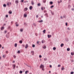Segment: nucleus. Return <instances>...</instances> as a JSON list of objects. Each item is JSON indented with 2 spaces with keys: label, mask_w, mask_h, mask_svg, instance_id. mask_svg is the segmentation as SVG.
<instances>
[{
  "label": "nucleus",
  "mask_w": 74,
  "mask_h": 74,
  "mask_svg": "<svg viewBox=\"0 0 74 74\" xmlns=\"http://www.w3.org/2000/svg\"><path fill=\"white\" fill-rule=\"evenodd\" d=\"M1 45H0V48H1Z\"/></svg>",
  "instance_id": "64"
},
{
  "label": "nucleus",
  "mask_w": 74,
  "mask_h": 74,
  "mask_svg": "<svg viewBox=\"0 0 74 74\" xmlns=\"http://www.w3.org/2000/svg\"><path fill=\"white\" fill-rule=\"evenodd\" d=\"M48 38H50V37H52V36H51V35H48Z\"/></svg>",
  "instance_id": "10"
},
{
  "label": "nucleus",
  "mask_w": 74,
  "mask_h": 74,
  "mask_svg": "<svg viewBox=\"0 0 74 74\" xmlns=\"http://www.w3.org/2000/svg\"><path fill=\"white\" fill-rule=\"evenodd\" d=\"M51 14L52 15H54V13L53 12H51Z\"/></svg>",
  "instance_id": "47"
},
{
  "label": "nucleus",
  "mask_w": 74,
  "mask_h": 74,
  "mask_svg": "<svg viewBox=\"0 0 74 74\" xmlns=\"http://www.w3.org/2000/svg\"><path fill=\"white\" fill-rule=\"evenodd\" d=\"M3 58H4L6 56V55H3Z\"/></svg>",
  "instance_id": "35"
},
{
  "label": "nucleus",
  "mask_w": 74,
  "mask_h": 74,
  "mask_svg": "<svg viewBox=\"0 0 74 74\" xmlns=\"http://www.w3.org/2000/svg\"><path fill=\"white\" fill-rule=\"evenodd\" d=\"M58 67H60V64L58 65Z\"/></svg>",
  "instance_id": "44"
},
{
  "label": "nucleus",
  "mask_w": 74,
  "mask_h": 74,
  "mask_svg": "<svg viewBox=\"0 0 74 74\" xmlns=\"http://www.w3.org/2000/svg\"><path fill=\"white\" fill-rule=\"evenodd\" d=\"M6 37L7 38H9V37H10L9 33H8V34L6 35Z\"/></svg>",
  "instance_id": "1"
},
{
  "label": "nucleus",
  "mask_w": 74,
  "mask_h": 74,
  "mask_svg": "<svg viewBox=\"0 0 74 74\" xmlns=\"http://www.w3.org/2000/svg\"><path fill=\"white\" fill-rule=\"evenodd\" d=\"M28 10V9L27 8H24V11H27V10Z\"/></svg>",
  "instance_id": "3"
},
{
  "label": "nucleus",
  "mask_w": 74,
  "mask_h": 74,
  "mask_svg": "<svg viewBox=\"0 0 74 74\" xmlns=\"http://www.w3.org/2000/svg\"><path fill=\"white\" fill-rule=\"evenodd\" d=\"M28 73H29V71H26L25 72V74H27Z\"/></svg>",
  "instance_id": "14"
},
{
  "label": "nucleus",
  "mask_w": 74,
  "mask_h": 74,
  "mask_svg": "<svg viewBox=\"0 0 74 74\" xmlns=\"http://www.w3.org/2000/svg\"><path fill=\"white\" fill-rule=\"evenodd\" d=\"M63 45H64V44L62 43L60 45V47H62L63 46Z\"/></svg>",
  "instance_id": "13"
},
{
  "label": "nucleus",
  "mask_w": 74,
  "mask_h": 74,
  "mask_svg": "<svg viewBox=\"0 0 74 74\" xmlns=\"http://www.w3.org/2000/svg\"><path fill=\"white\" fill-rule=\"evenodd\" d=\"M18 53H21V51H18L17 52Z\"/></svg>",
  "instance_id": "26"
},
{
  "label": "nucleus",
  "mask_w": 74,
  "mask_h": 74,
  "mask_svg": "<svg viewBox=\"0 0 74 74\" xmlns=\"http://www.w3.org/2000/svg\"><path fill=\"white\" fill-rule=\"evenodd\" d=\"M22 46H23V47H25V45H23Z\"/></svg>",
  "instance_id": "57"
},
{
  "label": "nucleus",
  "mask_w": 74,
  "mask_h": 74,
  "mask_svg": "<svg viewBox=\"0 0 74 74\" xmlns=\"http://www.w3.org/2000/svg\"><path fill=\"white\" fill-rule=\"evenodd\" d=\"M40 68H42V69L44 68V66L43 64H41L40 66Z\"/></svg>",
  "instance_id": "2"
},
{
  "label": "nucleus",
  "mask_w": 74,
  "mask_h": 74,
  "mask_svg": "<svg viewBox=\"0 0 74 74\" xmlns=\"http://www.w3.org/2000/svg\"><path fill=\"white\" fill-rule=\"evenodd\" d=\"M58 3L60 4V1H58Z\"/></svg>",
  "instance_id": "58"
},
{
  "label": "nucleus",
  "mask_w": 74,
  "mask_h": 74,
  "mask_svg": "<svg viewBox=\"0 0 74 74\" xmlns=\"http://www.w3.org/2000/svg\"><path fill=\"white\" fill-rule=\"evenodd\" d=\"M47 12V10H45L44 11V13H46V12Z\"/></svg>",
  "instance_id": "32"
},
{
  "label": "nucleus",
  "mask_w": 74,
  "mask_h": 74,
  "mask_svg": "<svg viewBox=\"0 0 74 74\" xmlns=\"http://www.w3.org/2000/svg\"><path fill=\"white\" fill-rule=\"evenodd\" d=\"M60 18L61 19H63V18L62 16L60 17Z\"/></svg>",
  "instance_id": "52"
},
{
  "label": "nucleus",
  "mask_w": 74,
  "mask_h": 74,
  "mask_svg": "<svg viewBox=\"0 0 74 74\" xmlns=\"http://www.w3.org/2000/svg\"><path fill=\"white\" fill-rule=\"evenodd\" d=\"M8 15H6V17H8Z\"/></svg>",
  "instance_id": "61"
},
{
  "label": "nucleus",
  "mask_w": 74,
  "mask_h": 74,
  "mask_svg": "<svg viewBox=\"0 0 74 74\" xmlns=\"http://www.w3.org/2000/svg\"><path fill=\"white\" fill-rule=\"evenodd\" d=\"M4 26H5V24H4L3 25V27H4Z\"/></svg>",
  "instance_id": "62"
},
{
  "label": "nucleus",
  "mask_w": 74,
  "mask_h": 74,
  "mask_svg": "<svg viewBox=\"0 0 74 74\" xmlns=\"http://www.w3.org/2000/svg\"><path fill=\"white\" fill-rule=\"evenodd\" d=\"M38 6H40V5H41V4H40V3H38Z\"/></svg>",
  "instance_id": "37"
},
{
  "label": "nucleus",
  "mask_w": 74,
  "mask_h": 74,
  "mask_svg": "<svg viewBox=\"0 0 74 74\" xmlns=\"http://www.w3.org/2000/svg\"><path fill=\"white\" fill-rule=\"evenodd\" d=\"M3 6V7H6V5H5V4H4Z\"/></svg>",
  "instance_id": "33"
},
{
  "label": "nucleus",
  "mask_w": 74,
  "mask_h": 74,
  "mask_svg": "<svg viewBox=\"0 0 74 74\" xmlns=\"http://www.w3.org/2000/svg\"><path fill=\"white\" fill-rule=\"evenodd\" d=\"M42 56H41V55H40L39 56V58H42Z\"/></svg>",
  "instance_id": "49"
},
{
  "label": "nucleus",
  "mask_w": 74,
  "mask_h": 74,
  "mask_svg": "<svg viewBox=\"0 0 74 74\" xmlns=\"http://www.w3.org/2000/svg\"><path fill=\"white\" fill-rule=\"evenodd\" d=\"M67 51H69L70 50V49L69 48H68L67 49Z\"/></svg>",
  "instance_id": "19"
},
{
  "label": "nucleus",
  "mask_w": 74,
  "mask_h": 74,
  "mask_svg": "<svg viewBox=\"0 0 74 74\" xmlns=\"http://www.w3.org/2000/svg\"><path fill=\"white\" fill-rule=\"evenodd\" d=\"M43 48L44 49H45L47 48V47L45 45H44L43 47Z\"/></svg>",
  "instance_id": "12"
},
{
  "label": "nucleus",
  "mask_w": 74,
  "mask_h": 74,
  "mask_svg": "<svg viewBox=\"0 0 74 74\" xmlns=\"http://www.w3.org/2000/svg\"><path fill=\"white\" fill-rule=\"evenodd\" d=\"M53 50H54V51H55V50L56 49V47H53Z\"/></svg>",
  "instance_id": "22"
},
{
  "label": "nucleus",
  "mask_w": 74,
  "mask_h": 74,
  "mask_svg": "<svg viewBox=\"0 0 74 74\" xmlns=\"http://www.w3.org/2000/svg\"><path fill=\"white\" fill-rule=\"evenodd\" d=\"M41 9L42 10H45V7H42L41 8Z\"/></svg>",
  "instance_id": "7"
},
{
  "label": "nucleus",
  "mask_w": 74,
  "mask_h": 74,
  "mask_svg": "<svg viewBox=\"0 0 74 74\" xmlns=\"http://www.w3.org/2000/svg\"><path fill=\"white\" fill-rule=\"evenodd\" d=\"M68 8H71V5H69L68 6Z\"/></svg>",
  "instance_id": "16"
},
{
  "label": "nucleus",
  "mask_w": 74,
  "mask_h": 74,
  "mask_svg": "<svg viewBox=\"0 0 74 74\" xmlns=\"http://www.w3.org/2000/svg\"><path fill=\"white\" fill-rule=\"evenodd\" d=\"M10 4H11V3H7V5H8H8H10Z\"/></svg>",
  "instance_id": "23"
},
{
  "label": "nucleus",
  "mask_w": 74,
  "mask_h": 74,
  "mask_svg": "<svg viewBox=\"0 0 74 74\" xmlns=\"http://www.w3.org/2000/svg\"><path fill=\"white\" fill-rule=\"evenodd\" d=\"M33 25H34V26H36V24H35V23H34L33 24Z\"/></svg>",
  "instance_id": "43"
},
{
  "label": "nucleus",
  "mask_w": 74,
  "mask_h": 74,
  "mask_svg": "<svg viewBox=\"0 0 74 74\" xmlns=\"http://www.w3.org/2000/svg\"><path fill=\"white\" fill-rule=\"evenodd\" d=\"M15 2L16 4H18L19 3V1H18V0H16V1Z\"/></svg>",
  "instance_id": "11"
},
{
  "label": "nucleus",
  "mask_w": 74,
  "mask_h": 74,
  "mask_svg": "<svg viewBox=\"0 0 74 74\" xmlns=\"http://www.w3.org/2000/svg\"><path fill=\"white\" fill-rule=\"evenodd\" d=\"M46 31V30L45 29L43 31V33L44 34L45 33V31Z\"/></svg>",
  "instance_id": "20"
},
{
  "label": "nucleus",
  "mask_w": 74,
  "mask_h": 74,
  "mask_svg": "<svg viewBox=\"0 0 74 74\" xmlns=\"http://www.w3.org/2000/svg\"><path fill=\"white\" fill-rule=\"evenodd\" d=\"M24 17H25V18H26V17H27V14H24Z\"/></svg>",
  "instance_id": "9"
},
{
  "label": "nucleus",
  "mask_w": 74,
  "mask_h": 74,
  "mask_svg": "<svg viewBox=\"0 0 74 74\" xmlns=\"http://www.w3.org/2000/svg\"><path fill=\"white\" fill-rule=\"evenodd\" d=\"M44 68H42V70H43V71H44Z\"/></svg>",
  "instance_id": "50"
},
{
  "label": "nucleus",
  "mask_w": 74,
  "mask_h": 74,
  "mask_svg": "<svg viewBox=\"0 0 74 74\" xmlns=\"http://www.w3.org/2000/svg\"><path fill=\"white\" fill-rule=\"evenodd\" d=\"M50 4H53V2L52 1L50 2Z\"/></svg>",
  "instance_id": "30"
},
{
  "label": "nucleus",
  "mask_w": 74,
  "mask_h": 74,
  "mask_svg": "<svg viewBox=\"0 0 74 74\" xmlns=\"http://www.w3.org/2000/svg\"><path fill=\"white\" fill-rule=\"evenodd\" d=\"M16 26H18L19 25H18V24H16Z\"/></svg>",
  "instance_id": "51"
},
{
  "label": "nucleus",
  "mask_w": 74,
  "mask_h": 74,
  "mask_svg": "<svg viewBox=\"0 0 74 74\" xmlns=\"http://www.w3.org/2000/svg\"><path fill=\"white\" fill-rule=\"evenodd\" d=\"M72 11H74V8H72Z\"/></svg>",
  "instance_id": "53"
},
{
  "label": "nucleus",
  "mask_w": 74,
  "mask_h": 74,
  "mask_svg": "<svg viewBox=\"0 0 74 74\" xmlns=\"http://www.w3.org/2000/svg\"><path fill=\"white\" fill-rule=\"evenodd\" d=\"M31 53H32L33 55H34V51H31Z\"/></svg>",
  "instance_id": "36"
},
{
  "label": "nucleus",
  "mask_w": 74,
  "mask_h": 74,
  "mask_svg": "<svg viewBox=\"0 0 74 74\" xmlns=\"http://www.w3.org/2000/svg\"><path fill=\"white\" fill-rule=\"evenodd\" d=\"M31 3L32 4V5H34V1H31Z\"/></svg>",
  "instance_id": "6"
},
{
  "label": "nucleus",
  "mask_w": 74,
  "mask_h": 74,
  "mask_svg": "<svg viewBox=\"0 0 74 74\" xmlns=\"http://www.w3.org/2000/svg\"><path fill=\"white\" fill-rule=\"evenodd\" d=\"M14 47H17V44L16 43L14 44Z\"/></svg>",
  "instance_id": "21"
},
{
  "label": "nucleus",
  "mask_w": 74,
  "mask_h": 74,
  "mask_svg": "<svg viewBox=\"0 0 74 74\" xmlns=\"http://www.w3.org/2000/svg\"><path fill=\"white\" fill-rule=\"evenodd\" d=\"M9 13L10 14H12V11H9Z\"/></svg>",
  "instance_id": "24"
},
{
  "label": "nucleus",
  "mask_w": 74,
  "mask_h": 74,
  "mask_svg": "<svg viewBox=\"0 0 74 74\" xmlns=\"http://www.w3.org/2000/svg\"><path fill=\"white\" fill-rule=\"evenodd\" d=\"M6 53H8V51H6Z\"/></svg>",
  "instance_id": "60"
},
{
  "label": "nucleus",
  "mask_w": 74,
  "mask_h": 74,
  "mask_svg": "<svg viewBox=\"0 0 74 74\" xmlns=\"http://www.w3.org/2000/svg\"><path fill=\"white\" fill-rule=\"evenodd\" d=\"M64 69V67H62L61 69L62 70H63Z\"/></svg>",
  "instance_id": "31"
},
{
  "label": "nucleus",
  "mask_w": 74,
  "mask_h": 74,
  "mask_svg": "<svg viewBox=\"0 0 74 74\" xmlns=\"http://www.w3.org/2000/svg\"><path fill=\"white\" fill-rule=\"evenodd\" d=\"M13 57L14 59H15V58H16V56L15 55L13 56Z\"/></svg>",
  "instance_id": "38"
},
{
  "label": "nucleus",
  "mask_w": 74,
  "mask_h": 74,
  "mask_svg": "<svg viewBox=\"0 0 74 74\" xmlns=\"http://www.w3.org/2000/svg\"><path fill=\"white\" fill-rule=\"evenodd\" d=\"M4 29V27H3H3H2L1 28V30H3V29Z\"/></svg>",
  "instance_id": "17"
},
{
  "label": "nucleus",
  "mask_w": 74,
  "mask_h": 74,
  "mask_svg": "<svg viewBox=\"0 0 74 74\" xmlns=\"http://www.w3.org/2000/svg\"><path fill=\"white\" fill-rule=\"evenodd\" d=\"M20 31H21V32H23V29H20Z\"/></svg>",
  "instance_id": "40"
},
{
  "label": "nucleus",
  "mask_w": 74,
  "mask_h": 74,
  "mask_svg": "<svg viewBox=\"0 0 74 74\" xmlns=\"http://www.w3.org/2000/svg\"><path fill=\"white\" fill-rule=\"evenodd\" d=\"M12 66L13 67V69H15V66H16L15 64H13Z\"/></svg>",
  "instance_id": "5"
},
{
  "label": "nucleus",
  "mask_w": 74,
  "mask_h": 74,
  "mask_svg": "<svg viewBox=\"0 0 74 74\" xmlns=\"http://www.w3.org/2000/svg\"><path fill=\"white\" fill-rule=\"evenodd\" d=\"M50 67L51 68L52 67V65H50Z\"/></svg>",
  "instance_id": "63"
},
{
  "label": "nucleus",
  "mask_w": 74,
  "mask_h": 74,
  "mask_svg": "<svg viewBox=\"0 0 74 74\" xmlns=\"http://www.w3.org/2000/svg\"><path fill=\"white\" fill-rule=\"evenodd\" d=\"M37 43L38 44H39V42L38 41L37 42Z\"/></svg>",
  "instance_id": "55"
},
{
  "label": "nucleus",
  "mask_w": 74,
  "mask_h": 74,
  "mask_svg": "<svg viewBox=\"0 0 74 74\" xmlns=\"http://www.w3.org/2000/svg\"><path fill=\"white\" fill-rule=\"evenodd\" d=\"M71 55H72V56L74 55V52H71Z\"/></svg>",
  "instance_id": "15"
},
{
  "label": "nucleus",
  "mask_w": 74,
  "mask_h": 74,
  "mask_svg": "<svg viewBox=\"0 0 74 74\" xmlns=\"http://www.w3.org/2000/svg\"><path fill=\"white\" fill-rule=\"evenodd\" d=\"M36 18H38V15H36Z\"/></svg>",
  "instance_id": "46"
},
{
  "label": "nucleus",
  "mask_w": 74,
  "mask_h": 74,
  "mask_svg": "<svg viewBox=\"0 0 74 74\" xmlns=\"http://www.w3.org/2000/svg\"><path fill=\"white\" fill-rule=\"evenodd\" d=\"M27 47H29V45H28V44H26L25 46V48L27 49Z\"/></svg>",
  "instance_id": "4"
},
{
  "label": "nucleus",
  "mask_w": 74,
  "mask_h": 74,
  "mask_svg": "<svg viewBox=\"0 0 74 74\" xmlns=\"http://www.w3.org/2000/svg\"><path fill=\"white\" fill-rule=\"evenodd\" d=\"M7 33V31H5V34Z\"/></svg>",
  "instance_id": "56"
},
{
  "label": "nucleus",
  "mask_w": 74,
  "mask_h": 74,
  "mask_svg": "<svg viewBox=\"0 0 74 74\" xmlns=\"http://www.w3.org/2000/svg\"><path fill=\"white\" fill-rule=\"evenodd\" d=\"M45 15L47 17H48V14H47V13L45 14Z\"/></svg>",
  "instance_id": "29"
},
{
  "label": "nucleus",
  "mask_w": 74,
  "mask_h": 74,
  "mask_svg": "<svg viewBox=\"0 0 74 74\" xmlns=\"http://www.w3.org/2000/svg\"><path fill=\"white\" fill-rule=\"evenodd\" d=\"M39 22L40 23H41V22H43V21H42V20H41V21H39Z\"/></svg>",
  "instance_id": "25"
},
{
  "label": "nucleus",
  "mask_w": 74,
  "mask_h": 74,
  "mask_svg": "<svg viewBox=\"0 0 74 74\" xmlns=\"http://www.w3.org/2000/svg\"><path fill=\"white\" fill-rule=\"evenodd\" d=\"M67 29L68 30H70V28H69V27L67 28Z\"/></svg>",
  "instance_id": "45"
},
{
  "label": "nucleus",
  "mask_w": 74,
  "mask_h": 74,
  "mask_svg": "<svg viewBox=\"0 0 74 74\" xmlns=\"http://www.w3.org/2000/svg\"><path fill=\"white\" fill-rule=\"evenodd\" d=\"M12 62L13 63H15V61H13Z\"/></svg>",
  "instance_id": "54"
},
{
  "label": "nucleus",
  "mask_w": 74,
  "mask_h": 74,
  "mask_svg": "<svg viewBox=\"0 0 74 74\" xmlns=\"http://www.w3.org/2000/svg\"><path fill=\"white\" fill-rule=\"evenodd\" d=\"M47 60L46 58H44V60H45V61H46Z\"/></svg>",
  "instance_id": "28"
},
{
  "label": "nucleus",
  "mask_w": 74,
  "mask_h": 74,
  "mask_svg": "<svg viewBox=\"0 0 74 74\" xmlns=\"http://www.w3.org/2000/svg\"><path fill=\"white\" fill-rule=\"evenodd\" d=\"M66 26H67V23H66Z\"/></svg>",
  "instance_id": "59"
},
{
  "label": "nucleus",
  "mask_w": 74,
  "mask_h": 74,
  "mask_svg": "<svg viewBox=\"0 0 74 74\" xmlns=\"http://www.w3.org/2000/svg\"><path fill=\"white\" fill-rule=\"evenodd\" d=\"M22 73H23L22 71H20L19 72L20 74H22Z\"/></svg>",
  "instance_id": "18"
},
{
  "label": "nucleus",
  "mask_w": 74,
  "mask_h": 74,
  "mask_svg": "<svg viewBox=\"0 0 74 74\" xmlns=\"http://www.w3.org/2000/svg\"><path fill=\"white\" fill-rule=\"evenodd\" d=\"M42 43H44V40H42Z\"/></svg>",
  "instance_id": "39"
},
{
  "label": "nucleus",
  "mask_w": 74,
  "mask_h": 74,
  "mask_svg": "<svg viewBox=\"0 0 74 74\" xmlns=\"http://www.w3.org/2000/svg\"><path fill=\"white\" fill-rule=\"evenodd\" d=\"M53 7H54V6H53V5H52L51 7L50 8H53Z\"/></svg>",
  "instance_id": "34"
},
{
  "label": "nucleus",
  "mask_w": 74,
  "mask_h": 74,
  "mask_svg": "<svg viewBox=\"0 0 74 74\" xmlns=\"http://www.w3.org/2000/svg\"><path fill=\"white\" fill-rule=\"evenodd\" d=\"M74 74V72H72L71 73V74Z\"/></svg>",
  "instance_id": "42"
},
{
  "label": "nucleus",
  "mask_w": 74,
  "mask_h": 74,
  "mask_svg": "<svg viewBox=\"0 0 74 74\" xmlns=\"http://www.w3.org/2000/svg\"><path fill=\"white\" fill-rule=\"evenodd\" d=\"M29 9H30V10H32V9H33V7H32V6H30L29 7Z\"/></svg>",
  "instance_id": "8"
},
{
  "label": "nucleus",
  "mask_w": 74,
  "mask_h": 74,
  "mask_svg": "<svg viewBox=\"0 0 74 74\" xmlns=\"http://www.w3.org/2000/svg\"><path fill=\"white\" fill-rule=\"evenodd\" d=\"M43 2L44 3H45V2H46V1H45V0H43Z\"/></svg>",
  "instance_id": "48"
},
{
  "label": "nucleus",
  "mask_w": 74,
  "mask_h": 74,
  "mask_svg": "<svg viewBox=\"0 0 74 74\" xmlns=\"http://www.w3.org/2000/svg\"><path fill=\"white\" fill-rule=\"evenodd\" d=\"M32 47H33L34 48L35 47V45H32Z\"/></svg>",
  "instance_id": "41"
},
{
  "label": "nucleus",
  "mask_w": 74,
  "mask_h": 74,
  "mask_svg": "<svg viewBox=\"0 0 74 74\" xmlns=\"http://www.w3.org/2000/svg\"><path fill=\"white\" fill-rule=\"evenodd\" d=\"M19 42L21 43V44H22V40L20 41Z\"/></svg>",
  "instance_id": "27"
}]
</instances>
